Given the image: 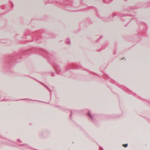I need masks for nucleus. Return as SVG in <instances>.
Instances as JSON below:
<instances>
[{"instance_id":"1","label":"nucleus","mask_w":150,"mask_h":150,"mask_svg":"<svg viewBox=\"0 0 150 150\" xmlns=\"http://www.w3.org/2000/svg\"><path fill=\"white\" fill-rule=\"evenodd\" d=\"M123 146L125 147H126L127 146V144H124L123 145Z\"/></svg>"}]
</instances>
